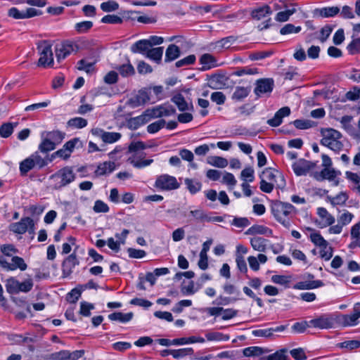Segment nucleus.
I'll return each instance as SVG.
<instances>
[{
  "label": "nucleus",
  "instance_id": "obj_42",
  "mask_svg": "<svg viewBox=\"0 0 360 360\" xmlns=\"http://www.w3.org/2000/svg\"><path fill=\"white\" fill-rule=\"evenodd\" d=\"M56 148V146L45 136L41 137V142L39 145V150L43 153H47Z\"/></svg>",
  "mask_w": 360,
  "mask_h": 360
},
{
  "label": "nucleus",
  "instance_id": "obj_47",
  "mask_svg": "<svg viewBox=\"0 0 360 360\" xmlns=\"http://www.w3.org/2000/svg\"><path fill=\"white\" fill-rule=\"evenodd\" d=\"M166 124V121L163 119L158 120L147 127V131L150 134H155L162 129Z\"/></svg>",
  "mask_w": 360,
  "mask_h": 360
},
{
  "label": "nucleus",
  "instance_id": "obj_48",
  "mask_svg": "<svg viewBox=\"0 0 360 360\" xmlns=\"http://www.w3.org/2000/svg\"><path fill=\"white\" fill-rule=\"evenodd\" d=\"M190 214L199 222H207L208 214L202 209L191 210Z\"/></svg>",
  "mask_w": 360,
  "mask_h": 360
},
{
  "label": "nucleus",
  "instance_id": "obj_43",
  "mask_svg": "<svg viewBox=\"0 0 360 360\" xmlns=\"http://www.w3.org/2000/svg\"><path fill=\"white\" fill-rule=\"evenodd\" d=\"M0 250L2 256L13 257L15 254L18 252V250L13 244H4L0 246Z\"/></svg>",
  "mask_w": 360,
  "mask_h": 360
},
{
  "label": "nucleus",
  "instance_id": "obj_6",
  "mask_svg": "<svg viewBox=\"0 0 360 360\" xmlns=\"http://www.w3.org/2000/svg\"><path fill=\"white\" fill-rule=\"evenodd\" d=\"M311 326L319 329H328L335 327L337 317L333 314H323L309 321Z\"/></svg>",
  "mask_w": 360,
  "mask_h": 360
},
{
  "label": "nucleus",
  "instance_id": "obj_9",
  "mask_svg": "<svg viewBox=\"0 0 360 360\" xmlns=\"http://www.w3.org/2000/svg\"><path fill=\"white\" fill-rule=\"evenodd\" d=\"M80 141L78 138H74L68 141L63 145L62 148L51 154L49 161L51 162L56 157H59L63 160H68L71 156V154L74 151L77 144Z\"/></svg>",
  "mask_w": 360,
  "mask_h": 360
},
{
  "label": "nucleus",
  "instance_id": "obj_36",
  "mask_svg": "<svg viewBox=\"0 0 360 360\" xmlns=\"http://www.w3.org/2000/svg\"><path fill=\"white\" fill-rule=\"evenodd\" d=\"M267 241L262 237H254L250 239V244L255 250L262 252L266 249Z\"/></svg>",
  "mask_w": 360,
  "mask_h": 360
},
{
  "label": "nucleus",
  "instance_id": "obj_51",
  "mask_svg": "<svg viewBox=\"0 0 360 360\" xmlns=\"http://www.w3.org/2000/svg\"><path fill=\"white\" fill-rule=\"evenodd\" d=\"M68 125L77 129H82L87 125V120L82 117H75L68 122Z\"/></svg>",
  "mask_w": 360,
  "mask_h": 360
},
{
  "label": "nucleus",
  "instance_id": "obj_44",
  "mask_svg": "<svg viewBox=\"0 0 360 360\" xmlns=\"http://www.w3.org/2000/svg\"><path fill=\"white\" fill-rule=\"evenodd\" d=\"M31 159L33 160L35 167L38 169H41L46 165H47L48 162H50L49 159L43 158L38 152H35L32 154L30 156Z\"/></svg>",
  "mask_w": 360,
  "mask_h": 360
},
{
  "label": "nucleus",
  "instance_id": "obj_17",
  "mask_svg": "<svg viewBox=\"0 0 360 360\" xmlns=\"http://www.w3.org/2000/svg\"><path fill=\"white\" fill-rule=\"evenodd\" d=\"M150 100L148 94L145 90H140L137 94L135 96L131 97L128 101L127 104L131 108H136L140 105H142L145 104L146 102H148Z\"/></svg>",
  "mask_w": 360,
  "mask_h": 360
},
{
  "label": "nucleus",
  "instance_id": "obj_8",
  "mask_svg": "<svg viewBox=\"0 0 360 360\" xmlns=\"http://www.w3.org/2000/svg\"><path fill=\"white\" fill-rule=\"evenodd\" d=\"M0 266L6 271H15L18 269L20 271H25L27 269V265L20 257L13 256L11 258V263H10L6 257L0 256Z\"/></svg>",
  "mask_w": 360,
  "mask_h": 360
},
{
  "label": "nucleus",
  "instance_id": "obj_46",
  "mask_svg": "<svg viewBox=\"0 0 360 360\" xmlns=\"http://www.w3.org/2000/svg\"><path fill=\"white\" fill-rule=\"evenodd\" d=\"M185 184L191 193L195 194L201 189L202 184L198 181H195L191 179H186Z\"/></svg>",
  "mask_w": 360,
  "mask_h": 360
},
{
  "label": "nucleus",
  "instance_id": "obj_52",
  "mask_svg": "<svg viewBox=\"0 0 360 360\" xmlns=\"http://www.w3.org/2000/svg\"><path fill=\"white\" fill-rule=\"evenodd\" d=\"M286 349H282L266 357V360H288Z\"/></svg>",
  "mask_w": 360,
  "mask_h": 360
},
{
  "label": "nucleus",
  "instance_id": "obj_26",
  "mask_svg": "<svg viewBox=\"0 0 360 360\" xmlns=\"http://www.w3.org/2000/svg\"><path fill=\"white\" fill-rule=\"evenodd\" d=\"M200 63L202 65L201 70L205 71L216 67L217 60L210 53L202 54L200 58Z\"/></svg>",
  "mask_w": 360,
  "mask_h": 360
},
{
  "label": "nucleus",
  "instance_id": "obj_29",
  "mask_svg": "<svg viewBox=\"0 0 360 360\" xmlns=\"http://www.w3.org/2000/svg\"><path fill=\"white\" fill-rule=\"evenodd\" d=\"M181 55L179 47L175 44H169L165 51V63L172 62L178 58Z\"/></svg>",
  "mask_w": 360,
  "mask_h": 360
},
{
  "label": "nucleus",
  "instance_id": "obj_12",
  "mask_svg": "<svg viewBox=\"0 0 360 360\" xmlns=\"http://www.w3.org/2000/svg\"><path fill=\"white\" fill-rule=\"evenodd\" d=\"M91 134L100 138L105 143L108 144L117 142L122 137L120 133L105 131L100 128L92 129Z\"/></svg>",
  "mask_w": 360,
  "mask_h": 360
},
{
  "label": "nucleus",
  "instance_id": "obj_7",
  "mask_svg": "<svg viewBox=\"0 0 360 360\" xmlns=\"http://www.w3.org/2000/svg\"><path fill=\"white\" fill-rule=\"evenodd\" d=\"M180 186L176 179L169 174H162L158 176L155 187L164 191L177 189Z\"/></svg>",
  "mask_w": 360,
  "mask_h": 360
},
{
  "label": "nucleus",
  "instance_id": "obj_22",
  "mask_svg": "<svg viewBox=\"0 0 360 360\" xmlns=\"http://www.w3.org/2000/svg\"><path fill=\"white\" fill-rule=\"evenodd\" d=\"M146 111L139 116L131 117L127 122V127L132 130L138 129L139 127L148 122Z\"/></svg>",
  "mask_w": 360,
  "mask_h": 360
},
{
  "label": "nucleus",
  "instance_id": "obj_19",
  "mask_svg": "<svg viewBox=\"0 0 360 360\" xmlns=\"http://www.w3.org/2000/svg\"><path fill=\"white\" fill-rule=\"evenodd\" d=\"M115 169V163L111 161H106L98 165L95 170V174L98 176L108 175Z\"/></svg>",
  "mask_w": 360,
  "mask_h": 360
},
{
  "label": "nucleus",
  "instance_id": "obj_45",
  "mask_svg": "<svg viewBox=\"0 0 360 360\" xmlns=\"http://www.w3.org/2000/svg\"><path fill=\"white\" fill-rule=\"evenodd\" d=\"M264 350L259 347H249L243 350V354L245 356H259L264 354Z\"/></svg>",
  "mask_w": 360,
  "mask_h": 360
},
{
  "label": "nucleus",
  "instance_id": "obj_55",
  "mask_svg": "<svg viewBox=\"0 0 360 360\" xmlns=\"http://www.w3.org/2000/svg\"><path fill=\"white\" fill-rule=\"evenodd\" d=\"M128 162L131 164L134 167L141 169L145 167H147L150 165L153 162V159H148V160H136L132 158H129L128 159Z\"/></svg>",
  "mask_w": 360,
  "mask_h": 360
},
{
  "label": "nucleus",
  "instance_id": "obj_56",
  "mask_svg": "<svg viewBox=\"0 0 360 360\" xmlns=\"http://www.w3.org/2000/svg\"><path fill=\"white\" fill-rule=\"evenodd\" d=\"M33 281L31 278L27 279L23 282H19L18 286V293L22 292H30L33 287Z\"/></svg>",
  "mask_w": 360,
  "mask_h": 360
},
{
  "label": "nucleus",
  "instance_id": "obj_37",
  "mask_svg": "<svg viewBox=\"0 0 360 360\" xmlns=\"http://www.w3.org/2000/svg\"><path fill=\"white\" fill-rule=\"evenodd\" d=\"M317 214L324 220V224L321 227L331 226L335 221V217L329 214L327 210L323 207H319Z\"/></svg>",
  "mask_w": 360,
  "mask_h": 360
},
{
  "label": "nucleus",
  "instance_id": "obj_30",
  "mask_svg": "<svg viewBox=\"0 0 360 360\" xmlns=\"http://www.w3.org/2000/svg\"><path fill=\"white\" fill-rule=\"evenodd\" d=\"M172 101L177 106L180 111L193 109V105L188 103L181 94H177L172 98Z\"/></svg>",
  "mask_w": 360,
  "mask_h": 360
},
{
  "label": "nucleus",
  "instance_id": "obj_24",
  "mask_svg": "<svg viewBox=\"0 0 360 360\" xmlns=\"http://www.w3.org/2000/svg\"><path fill=\"white\" fill-rule=\"evenodd\" d=\"M336 317L337 323H340L344 327L356 326L359 323V319H357L353 314H342L336 316Z\"/></svg>",
  "mask_w": 360,
  "mask_h": 360
},
{
  "label": "nucleus",
  "instance_id": "obj_34",
  "mask_svg": "<svg viewBox=\"0 0 360 360\" xmlns=\"http://www.w3.org/2000/svg\"><path fill=\"white\" fill-rule=\"evenodd\" d=\"M133 316L134 314L132 312L123 314L122 312L117 311L109 314L108 319L111 321H117L121 323H127L130 321Z\"/></svg>",
  "mask_w": 360,
  "mask_h": 360
},
{
  "label": "nucleus",
  "instance_id": "obj_63",
  "mask_svg": "<svg viewBox=\"0 0 360 360\" xmlns=\"http://www.w3.org/2000/svg\"><path fill=\"white\" fill-rule=\"evenodd\" d=\"M349 53L352 55L356 54L360 51V38L352 40L347 47Z\"/></svg>",
  "mask_w": 360,
  "mask_h": 360
},
{
  "label": "nucleus",
  "instance_id": "obj_61",
  "mask_svg": "<svg viewBox=\"0 0 360 360\" xmlns=\"http://www.w3.org/2000/svg\"><path fill=\"white\" fill-rule=\"evenodd\" d=\"M231 224L238 228H245L250 224V221L247 217H235Z\"/></svg>",
  "mask_w": 360,
  "mask_h": 360
},
{
  "label": "nucleus",
  "instance_id": "obj_38",
  "mask_svg": "<svg viewBox=\"0 0 360 360\" xmlns=\"http://www.w3.org/2000/svg\"><path fill=\"white\" fill-rule=\"evenodd\" d=\"M251 91V88L243 87V86H236L235 91L232 95V99L235 101H241L243 98H246Z\"/></svg>",
  "mask_w": 360,
  "mask_h": 360
},
{
  "label": "nucleus",
  "instance_id": "obj_64",
  "mask_svg": "<svg viewBox=\"0 0 360 360\" xmlns=\"http://www.w3.org/2000/svg\"><path fill=\"white\" fill-rule=\"evenodd\" d=\"M69 351L61 350L51 354L50 359L52 360H69Z\"/></svg>",
  "mask_w": 360,
  "mask_h": 360
},
{
  "label": "nucleus",
  "instance_id": "obj_53",
  "mask_svg": "<svg viewBox=\"0 0 360 360\" xmlns=\"http://www.w3.org/2000/svg\"><path fill=\"white\" fill-rule=\"evenodd\" d=\"M93 27L91 21H82L75 25V29L78 33H86Z\"/></svg>",
  "mask_w": 360,
  "mask_h": 360
},
{
  "label": "nucleus",
  "instance_id": "obj_18",
  "mask_svg": "<svg viewBox=\"0 0 360 360\" xmlns=\"http://www.w3.org/2000/svg\"><path fill=\"white\" fill-rule=\"evenodd\" d=\"M290 109L285 106L279 109L274 115V117L267 120V124L271 127H278L282 123L283 117L290 115Z\"/></svg>",
  "mask_w": 360,
  "mask_h": 360
},
{
  "label": "nucleus",
  "instance_id": "obj_33",
  "mask_svg": "<svg viewBox=\"0 0 360 360\" xmlns=\"http://www.w3.org/2000/svg\"><path fill=\"white\" fill-rule=\"evenodd\" d=\"M271 13V8L268 5L259 7L251 12L252 18L259 20Z\"/></svg>",
  "mask_w": 360,
  "mask_h": 360
},
{
  "label": "nucleus",
  "instance_id": "obj_41",
  "mask_svg": "<svg viewBox=\"0 0 360 360\" xmlns=\"http://www.w3.org/2000/svg\"><path fill=\"white\" fill-rule=\"evenodd\" d=\"M207 162H208V164H210L214 167H219V168H224L229 164V162L226 158L219 157V156L210 157L208 158Z\"/></svg>",
  "mask_w": 360,
  "mask_h": 360
},
{
  "label": "nucleus",
  "instance_id": "obj_21",
  "mask_svg": "<svg viewBox=\"0 0 360 360\" xmlns=\"http://www.w3.org/2000/svg\"><path fill=\"white\" fill-rule=\"evenodd\" d=\"M340 12V9L337 6L325 7L314 10V15L321 18L333 17Z\"/></svg>",
  "mask_w": 360,
  "mask_h": 360
},
{
  "label": "nucleus",
  "instance_id": "obj_1",
  "mask_svg": "<svg viewBox=\"0 0 360 360\" xmlns=\"http://www.w3.org/2000/svg\"><path fill=\"white\" fill-rule=\"evenodd\" d=\"M271 210L276 220L285 228L290 226V219L297 212L296 208L292 204L279 200L271 203Z\"/></svg>",
  "mask_w": 360,
  "mask_h": 360
},
{
  "label": "nucleus",
  "instance_id": "obj_11",
  "mask_svg": "<svg viewBox=\"0 0 360 360\" xmlns=\"http://www.w3.org/2000/svg\"><path fill=\"white\" fill-rule=\"evenodd\" d=\"M260 178L274 183V185L279 188L285 186L284 177L282 174L279 171L271 167L266 168L260 175Z\"/></svg>",
  "mask_w": 360,
  "mask_h": 360
},
{
  "label": "nucleus",
  "instance_id": "obj_60",
  "mask_svg": "<svg viewBox=\"0 0 360 360\" xmlns=\"http://www.w3.org/2000/svg\"><path fill=\"white\" fill-rule=\"evenodd\" d=\"M82 290L81 288H75L72 289L67 295V300L71 303H75L81 296Z\"/></svg>",
  "mask_w": 360,
  "mask_h": 360
},
{
  "label": "nucleus",
  "instance_id": "obj_20",
  "mask_svg": "<svg viewBox=\"0 0 360 360\" xmlns=\"http://www.w3.org/2000/svg\"><path fill=\"white\" fill-rule=\"evenodd\" d=\"M44 136L56 146L65 139V134L60 131L56 130L52 131H43L41 134V137H44Z\"/></svg>",
  "mask_w": 360,
  "mask_h": 360
},
{
  "label": "nucleus",
  "instance_id": "obj_2",
  "mask_svg": "<svg viewBox=\"0 0 360 360\" xmlns=\"http://www.w3.org/2000/svg\"><path fill=\"white\" fill-rule=\"evenodd\" d=\"M322 139L321 143L329 148L330 150L338 153L343 148V143L341 141L342 137L341 133L333 128H326L321 129Z\"/></svg>",
  "mask_w": 360,
  "mask_h": 360
},
{
  "label": "nucleus",
  "instance_id": "obj_62",
  "mask_svg": "<svg viewBox=\"0 0 360 360\" xmlns=\"http://www.w3.org/2000/svg\"><path fill=\"white\" fill-rule=\"evenodd\" d=\"M310 238L311 242L319 248H321L323 245H326L327 243V241L322 237V236L317 232L311 233Z\"/></svg>",
  "mask_w": 360,
  "mask_h": 360
},
{
  "label": "nucleus",
  "instance_id": "obj_49",
  "mask_svg": "<svg viewBox=\"0 0 360 360\" xmlns=\"http://www.w3.org/2000/svg\"><path fill=\"white\" fill-rule=\"evenodd\" d=\"M19 281L15 278H9L6 280V288L9 294H18Z\"/></svg>",
  "mask_w": 360,
  "mask_h": 360
},
{
  "label": "nucleus",
  "instance_id": "obj_59",
  "mask_svg": "<svg viewBox=\"0 0 360 360\" xmlns=\"http://www.w3.org/2000/svg\"><path fill=\"white\" fill-rule=\"evenodd\" d=\"M258 70L255 68L244 67L238 69L233 72V75L238 77L243 76L244 75H256L258 74Z\"/></svg>",
  "mask_w": 360,
  "mask_h": 360
},
{
  "label": "nucleus",
  "instance_id": "obj_3",
  "mask_svg": "<svg viewBox=\"0 0 360 360\" xmlns=\"http://www.w3.org/2000/svg\"><path fill=\"white\" fill-rule=\"evenodd\" d=\"M75 178L76 175L72 168L69 166L63 167L50 176L53 181V187L55 190H60L69 185L75 181Z\"/></svg>",
  "mask_w": 360,
  "mask_h": 360
},
{
  "label": "nucleus",
  "instance_id": "obj_50",
  "mask_svg": "<svg viewBox=\"0 0 360 360\" xmlns=\"http://www.w3.org/2000/svg\"><path fill=\"white\" fill-rule=\"evenodd\" d=\"M117 70L122 77H129L135 74V70L129 63L120 65Z\"/></svg>",
  "mask_w": 360,
  "mask_h": 360
},
{
  "label": "nucleus",
  "instance_id": "obj_27",
  "mask_svg": "<svg viewBox=\"0 0 360 360\" xmlns=\"http://www.w3.org/2000/svg\"><path fill=\"white\" fill-rule=\"evenodd\" d=\"M186 356L192 360L197 359L198 357L194 354L193 349L186 347L173 350V357L176 359H182Z\"/></svg>",
  "mask_w": 360,
  "mask_h": 360
},
{
  "label": "nucleus",
  "instance_id": "obj_4",
  "mask_svg": "<svg viewBox=\"0 0 360 360\" xmlns=\"http://www.w3.org/2000/svg\"><path fill=\"white\" fill-rule=\"evenodd\" d=\"M37 46L40 56L38 65L44 68L52 67L53 65V56L51 42L49 40H41L37 42Z\"/></svg>",
  "mask_w": 360,
  "mask_h": 360
},
{
  "label": "nucleus",
  "instance_id": "obj_15",
  "mask_svg": "<svg viewBox=\"0 0 360 360\" xmlns=\"http://www.w3.org/2000/svg\"><path fill=\"white\" fill-rule=\"evenodd\" d=\"M314 166V163L302 158L295 162L292 167L297 176H305Z\"/></svg>",
  "mask_w": 360,
  "mask_h": 360
},
{
  "label": "nucleus",
  "instance_id": "obj_25",
  "mask_svg": "<svg viewBox=\"0 0 360 360\" xmlns=\"http://www.w3.org/2000/svg\"><path fill=\"white\" fill-rule=\"evenodd\" d=\"M324 285V283L323 281L320 280H316V281H300L295 284V288L298 290H311V289H315L320 287H322Z\"/></svg>",
  "mask_w": 360,
  "mask_h": 360
},
{
  "label": "nucleus",
  "instance_id": "obj_31",
  "mask_svg": "<svg viewBox=\"0 0 360 360\" xmlns=\"http://www.w3.org/2000/svg\"><path fill=\"white\" fill-rule=\"evenodd\" d=\"M164 48L162 46L156 48H150L148 51L146 53V57L154 60L158 64H160L162 60L163 55Z\"/></svg>",
  "mask_w": 360,
  "mask_h": 360
},
{
  "label": "nucleus",
  "instance_id": "obj_54",
  "mask_svg": "<svg viewBox=\"0 0 360 360\" xmlns=\"http://www.w3.org/2000/svg\"><path fill=\"white\" fill-rule=\"evenodd\" d=\"M101 8L104 12H112L117 11L119 8V4L112 0H109L105 2H103L101 4Z\"/></svg>",
  "mask_w": 360,
  "mask_h": 360
},
{
  "label": "nucleus",
  "instance_id": "obj_35",
  "mask_svg": "<svg viewBox=\"0 0 360 360\" xmlns=\"http://www.w3.org/2000/svg\"><path fill=\"white\" fill-rule=\"evenodd\" d=\"M225 77L224 75H212L208 82V85L213 89H220L225 86Z\"/></svg>",
  "mask_w": 360,
  "mask_h": 360
},
{
  "label": "nucleus",
  "instance_id": "obj_10",
  "mask_svg": "<svg viewBox=\"0 0 360 360\" xmlns=\"http://www.w3.org/2000/svg\"><path fill=\"white\" fill-rule=\"evenodd\" d=\"M34 224L30 217H23L20 221L10 225V231L18 234H23L26 231L34 233Z\"/></svg>",
  "mask_w": 360,
  "mask_h": 360
},
{
  "label": "nucleus",
  "instance_id": "obj_13",
  "mask_svg": "<svg viewBox=\"0 0 360 360\" xmlns=\"http://www.w3.org/2000/svg\"><path fill=\"white\" fill-rule=\"evenodd\" d=\"M274 87V81L271 78L259 79L256 82L254 93L257 97L264 94H271Z\"/></svg>",
  "mask_w": 360,
  "mask_h": 360
},
{
  "label": "nucleus",
  "instance_id": "obj_28",
  "mask_svg": "<svg viewBox=\"0 0 360 360\" xmlns=\"http://www.w3.org/2000/svg\"><path fill=\"white\" fill-rule=\"evenodd\" d=\"M336 172L334 169L326 167L323 168L320 172L315 173L314 174V177L319 181L324 179L332 181L336 177Z\"/></svg>",
  "mask_w": 360,
  "mask_h": 360
},
{
  "label": "nucleus",
  "instance_id": "obj_14",
  "mask_svg": "<svg viewBox=\"0 0 360 360\" xmlns=\"http://www.w3.org/2000/svg\"><path fill=\"white\" fill-rule=\"evenodd\" d=\"M79 264V261L75 254L72 253L63 261L62 274L63 277H69L73 272V269L76 266Z\"/></svg>",
  "mask_w": 360,
  "mask_h": 360
},
{
  "label": "nucleus",
  "instance_id": "obj_5",
  "mask_svg": "<svg viewBox=\"0 0 360 360\" xmlns=\"http://www.w3.org/2000/svg\"><path fill=\"white\" fill-rule=\"evenodd\" d=\"M145 111L149 121L151 119L168 117L176 113L175 108L168 105H160L152 108H148Z\"/></svg>",
  "mask_w": 360,
  "mask_h": 360
},
{
  "label": "nucleus",
  "instance_id": "obj_32",
  "mask_svg": "<svg viewBox=\"0 0 360 360\" xmlns=\"http://www.w3.org/2000/svg\"><path fill=\"white\" fill-rule=\"evenodd\" d=\"M245 233L249 235L261 234L271 236L272 230L262 225H253L247 230Z\"/></svg>",
  "mask_w": 360,
  "mask_h": 360
},
{
  "label": "nucleus",
  "instance_id": "obj_57",
  "mask_svg": "<svg viewBox=\"0 0 360 360\" xmlns=\"http://www.w3.org/2000/svg\"><path fill=\"white\" fill-rule=\"evenodd\" d=\"M300 26H295L292 24H286L280 30V33L283 35L289 34L292 33H298L301 31Z\"/></svg>",
  "mask_w": 360,
  "mask_h": 360
},
{
  "label": "nucleus",
  "instance_id": "obj_58",
  "mask_svg": "<svg viewBox=\"0 0 360 360\" xmlns=\"http://www.w3.org/2000/svg\"><path fill=\"white\" fill-rule=\"evenodd\" d=\"M296 9L292 8V9H288L285 11L278 12L276 16V20L278 22L287 21L290 16L295 13Z\"/></svg>",
  "mask_w": 360,
  "mask_h": 360
},
{
  "label": "nucleus",
  "instance_id": "obj_23",
  "mask_svg": "<svg viewBox=\"0 0 360 360\" xmlns=\"http://www.w3.org/2000/svg\"><path fill=\"white\" fill-rule=\"evenodd\" d=\"M150 48V44H148L147 39H141L133 44L130 47V50L134 53H139L146 56V53Z\"/></svg>",
  "mask_w": 360,
  "mask_h": 360
},
{
  "label": "nucleus",
  "instance_id": "obj_16",
  "mask_svg": "<svg viewBox=\"0 0 360 360\" xmlns=\"http://www.w3.org/2000/svg\"><path fill=\"white\" fill-rule=\"evenodd\" d=\"M74 51L73 45L69 42L57 44L55 47V53L58 62H60Z\"/></svg>",
  "mask_w": 360,
  "mask_h": 360
},
{
  "label": "nucleus",
  "instance_id": "obj_40",
  "mask_svg": "<svg viewBox=\"0 0 360 360\" xmlns=\"http://www.w3.org/2000/svg\"><path fill=\"white\" fill-rule=\"evenodd\" d=\"M18 125L17 122H6L0 126V136L3 138L9 137L13 132L14 128Z\"/></svg>",
  "mask_w": 360,
  "mask_h": 360
},
{
  "label": "nucleus",
  "instance_id": "obj_39",
  "mask_svg": "<svg viewBox=\"0 0 360 360\" xmlns=\"http://www.w3.org/2000/svg\"><path fill=\"white\" fill-rule=\"evenodd\" d=\"M35 165L34 164L33 160L31 159V158L29 156L24 160H22L20 163V172L22 176H25L27 174L28 172L32 170V169L35 168Z\"/></svg>",
  "mask_w": 360,
  "mask_h": 360
}]
</instances>
